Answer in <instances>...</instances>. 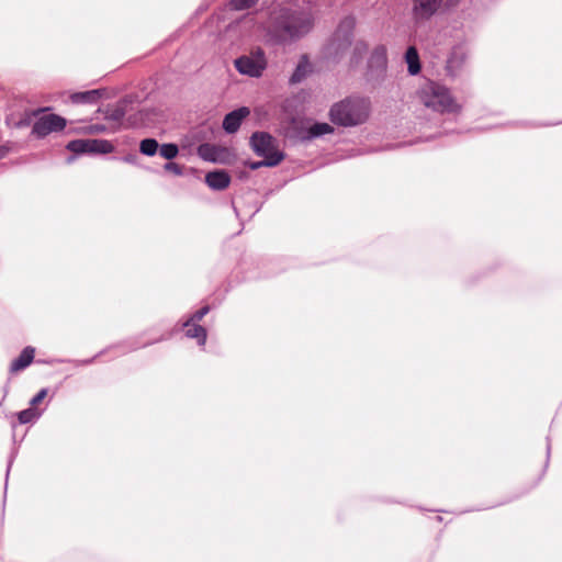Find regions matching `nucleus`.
Returning a JSON list of instances; mask_svg holds the SVG:
<instances>
[{"label":"nucleus","instance_id":"f257e3e1","mask_svg":"<svg viewBox=\"0 0 562 562\" xmlns=\"http://www.w3.org/2000/svg\"><path fill=\"white\" fill-rule=\"evenodd\" d=\"M104 123L91 121H68L63 115L50 111L38 114L31 130V135L45 138L50 134L63 132L79 136H92L100 133H115L121 130L146 127L165 120L162 111L156 108L142 106L136 94H126L115 104H108L103 110Z\"/></svg>","mask_w":562,"mask_h":562},{"label":"nucleus","instance_id":"bb28decb","mask_svg":"<svg viewBox=\"0 0 562 562\" xmlns=\"http://www.w3.org/2000/svg\"><path fill=\"white\" fill-rule=\"evenodd\" d=\"M346 144L353 145L351 148L344 149V151H347L348 156H350V157L373 151V149H368V148H362V147L360 148L359 145H361V143H346Z\"/></svg>","mask_w":562,"mask_h":562},{"label":"nucleus","instance_id":"6e6552de","mask_svg":"<svg viewBox=\"0 0 562 562\" xmlns=\"http://www.w3.org/2000/svg\"><path fill=\"white\" fill-rule=\"evenodd\" d=\"M236 70L250 78H260L268 66L265 50L261 47L251 49L248 54H243L234 60Z\"/></svg>","mask_w":562,"mask_h":562},{"label":"nucleus","instance_id":"9b49d317","mask_svg":"<svg viewBox=\"0 0 562 562\" xmlns=\"http://www.w3.org/2000/svg\"><path fill=\"white\" fill-rule=\"evenodd\" d=\"M251 147L254 151L259 156L262 157V160L260 161H254L249 164V168L255 170L260 167H273L279 165L283 158L284 154L279 148L277 143H251Z\"/></svg>","mask_w":562,"mask_h":562},{"label":"nucleus","instance_id":"dca6fc26","mask_svg":"<svg viewBox=\"0 0 562 562\" xmlns=\"http://www.w3.org/2000/svg\"><path fill=\"white\" fill-rule=\"evenodd\" d=\"M312 72V65L306 54L302 55L289 78L290 85L301 83Z\"/></svg>","mask_w":562,"mask_h":562},{"label":"nucleus","instance_id":"f3484780","mask_svg":"<svg viewBox=\"0 0 562 562\" xmlns=\"http://www.w3.org/2000/svg\"><path fill=\"white\" fill-rule=\"evenodd\" d=\"M404 60L407 65L409 76H417L422 71V61L418 49L411 45L404 53Z\"/></svg>","mask_w":562,"mask_h":562},{"label":"nucleus","instance_id":"b1692460","mask_svg":"<svg viewBox=\"0 0 562 562\" xmlns=\"http://www.w3.org/2000/svg\"><path fill=\"white\" fill-rule=\"evenodd\" d=\"M259 0H231L229 5L233 10H248L257 4Z\"/></svg>","mask_w":562,"mask_h":562},{"label":"nucleus","instance_id":"20e7f679","mask_svg":"<svg viewBox=\"0 0 562 562\" xmlns=\"http://www.w3.org/2000/svg\"><path fill=\"white\" fill-rule=\"evenodd\" d=\"M423 104L441 114H453L461 111V105L451 94L449 88L434 80H427L418 90Z\"/></svg>","mask_w":562,"mask_h":562},{"label":"nucleus","instance_id":"cd10ccee","mask_svg":"<svg viewBox=\"0 0 562 562\" xmlns=\"http://www.w3.org/2000/svg\"><path fill=\"white\" fill-rule=\"evenodd\" d=\"M159 143H140V151L144 155L153 156L157 153Z\"/></svg>","mask_w":562,"mask_h":562},{"label":"nucleus","instance_id":"473e14b6","mask_svg":"<svg viewBox=\"0 0 562 562\" xmlns=\"http://www.w3.org/2000/svg\"><path fill=\"white\" fill-rule=\"evenodd\" d=\"M463 15H464V18H463V19H464L465 21L468 20V21H470V22H474V21H476V20L479 19V16H480V12H479V10H477V9H473V10H471V11H470V12H468V13L463 11Z\"/></svg>","mask_w":562,"mask_h":562},{"label":"nucleus","instance_id":"2f4dec72","mask_svg":"<svg viewBox=\"0 0 562 562\" xmlns=\"http://www.w3.org/2000/svg\"><path fill=\"white\" fill-rule=\"evenodd\" d=\"M47 395V390L46 389H42L32 400H31V405L34 407L36 406L38 403H41L45 396Z\"/></svg>","mask_w":562,"mask_h":562},{"label":"nucleus","instance_id":"a211bd4d","mask_svg":"<svg viewBox=\"0 0 562 562\" xmlns=\"http://www.w3.org/2000/svg\"><path fill=\"white\" fill-rule=\"evenodd\" d=\"M205 182L213 190H224L229 186L231 177L224 170L213 171L205 176Z\"/></svg>","mask_w":562,"mask_h":562},{"label":"nucleus","instance_id":"7ed1b4c3","mask_svg":"<svg viewBox=\"0 0 562 562\" xmlns=\"http://www.w3.org/2000/svg\"><path fill=\"white\" fill-rule=\"evenodd\" d=\"M371 113V100L360 94H351L335 102L328 112L333 124L353 127L368 121Z\"/></svg>","mask_w":562,"mask_h":562},{"label":"nucleus","instance_id":"f8f14e48","mask_svg":"<svg viewBox=\"0 0 562 562\" xmlns=\"http://www.w3.org/2000/svg\"><path fill=\"white\" fill-rule=\"evenodd\" d=\"M198 153L204 160L218 164H231L235 157L231 148L222 143H201Z\"/></svg>","mask_w":562,"mask_h":562},{"label":"nucleus","instance_id":"39448f33","mask_svg":"<svg viewBox=\"0 0 562 562\" xmlns=\"http://www.w3.org/2000/svg\"><path fill=\"white\" fill-rule=\"evenodd\" d=\"M282 130L284 140H314L334 133L331 124L306 117H291Z\"/></svg>","mask_w":562,"mask_h":562},{"label":"nucleus","instance_id":"a878e982","mask_svg":"<svg viewBox=\"0 0 562 562\" xmlns=\"http://www.w3.org/2000/svg\"><path fill=\"white\" fill-rule=\"evenodd\" d=\"M209 306L200 308L188 321L183 323V326H190L192 323H199L209 313Z\"/></svg>","mask_w":562,"mask_h":562},{"label":"nucleus","instance_id":"c756f323","mask_svg":"<svg viewBox=\"0 0 562 562\" xmlns=\"http://www.w3.org/2000/svg\"><path fill=\"white\" fill-rule=\"evenodd\" d=\"M164 168L166 171L171 172L175 176H181L183 173L182 167L176 162H167Z\"/></svg>","mask_w":562,"mask_h":562},{"label":"nucleus","instance_id":"393cba45","mask_svg":"<svg viewBox=\"0 0 562 562\" xmlns=\"http://www.w3.org/2000/svg\"><path fill=\"white\" fill-rule=\"evenodd\" d=\"M160 155L166 159H172L178 154V147L173 143H166L160 147Z\"/></svg>","mask_w":562,"mask_h":562},{"label":"nucleus","instance_id":"5701e85b","mask_svg":"<svg viewBox=\"0 0 562 562\" xmlns=\"http://www.w3.org/2000/svg\"><path fill=\"white\" fill-rule=\"evenodd\" d=\"M42 415V412L33 406L19 413V420L21 424H27L36 420Z\"/></svg>","mask_w":562,"mask_h":562},{"label":"nucleus","instance_id":"0eeeda50","mask_svg":"<svg viewBox=\"0 0 562 562\" xmlns=\"http://www.w3.org/2000/svg\"><path fill=\"white\" fill-rule=\"evenodd\" d=\"M387 65L389 58L386 46L379 44L370 53L364 72V79L371 88L376 89L382 87L386 79Z\"/></svg>","mask_w":562,"mask_h":562},{"label":"nucleus","instance_id":"e433bc0d","mask_svg":"<svg viewBox=\"0 0 562 562\" xmlns=\"http://www.w3.org/2000/svg\"><path fill=\"white\" fill-rule=\"evenodd\" d=\"M124 159H125V161H128V162H133L134 161L133 158H131V157H125Z\"/></svg>","mask_w":562,"mask_h":562},{"label":"nucleus","instance_id":"f704fd0d","mask_svg":"<svg viewBox=\"0 0 562 562\" xmlns=\"http://www.w3.org/2000/svg\"><path fill=\"white\" fill-rule=\"evenodd\" d=\"M142 140L149 142V140H156V139L154 137H144Z\"/></svg>","mask_w":562,"mask_h":562},{"label":"nucleus","instance_id":"9d476101","mask_svg":"<svg viewBox=\"0 0 562 562\" xmlns=\"http://www.w3.org/2000/svg\"><path fill=\"white\" fill-rule=\"evenodd\" d=\"M113 150L112 143H68L65 160L70 164L78 157L104 155Z\"/></svg>","mask_w":562,"mask_h":562},{"label":"nucleus","instance_id":"2eb2a0df","mask_svg":"<svg viewBox=\"0 0 562 562\" xmlns=\"http://www.w3.org/2000/svg\"><path fill=\"white\" fill-rule=\"evenodd\" d=\"M106 89H91L86 91H76L69 94V100L72 104H97L105 94Z\"/></svg>","mask_w":562,"mask_h":562},{"label":"nucleus","instance_id":"c85d7f7f","mask_svg":"<svg viewBox=\"0 0 562 562\" xmlns=\"http://www.w3.org/2000/svg\"><path fill=\"white\" fill-rule=\"evenodd\" d=\"M248 140H276L269 133L267 132H254Z\"/></svg>","mask_w":562,"mask_h":562},{"label":"nucleus","instance_id":"72a5a7b5","mask_svg":"<svg viewBox=\"0 0 562 562\" xmlns=\"http://www.w3.org/2000/svg\"><path fill=\"white\" fill-rule=\"evenodd\" d=\"M11 150V147L8 145L0 146V159L5 157L7 154Z\"/></svg>","mask_w":562,"mask_h":562},{"label":"nucleus","instance_id":"7c9ffc66","mask_svg":"<svg viewBox=\"0 0 562 562\" xmlns=\"http://www.w3.org/2000/svg\"><path fill=\"white\" fill-rule=\"evenodd\" d=\"M462 0H443L442 11H451L460 5ZM473 2V0H471Z\"/></svg>","mask_w":562,"mask_h":562},{"label":"nucleus","instance_id":"aec40b11","mask_svg":"<svg viewBox=\"0 0 562 562\" xmlns=\"http://www.w3.org/2000/svg\"><path fill=\"white\" fill-rule=\"evenodd\" d=\"M50 110H52V106H43V108H37V109H34L31 111H26L16 121H13V123H12L13 127H15L18 130L25 128V127L32 128V125H33L34 121L37 119L38 114L46 112V111H50Z\"/></svg>","mask_w":562,"mask_h":562},{"label":"nucleus","instance_id":"1a4fd4ad","mask_svg":"<svg viewBox=\"0 0 562 562\" xmlns=\"http://www.w3.org/2000/svg\"><path fill=\"white\" fill-rule=\"evenodd\" d=\"M411 20L416 27L425 26L442 11L443 0H412Z\"/></svg>","mask_w":562,"mask_h":562},{"label":"nucleus","instance_id":"f03ea898","mask_svg":"<svg viewBox=\"0 0 562 562\" xmlns=\"http://www.w3.org/2000/svg\"><path fill=\"white\" fill-rule=\"evenodd\" d=\"M314 26V16L310 10L294 2H282L273 7L266 21V35L273 45H290L306 34Z\"/></svg>","mask_w":562,"mask_h":562},{"label":"nucleus","instance_id":"6ab92c4d","mask_svg":"<svg viewBox=\"0 0 562 562\" xmlns=\"http://www.w3.org/2000/svg\"><path fill=\"white\" fill-rule=\"evenodd\" d=\"M34 356H35V348H33L31 346L25 347L22 350V352L20 353V356L11 362L10 371L12 373H16V372L27 368L32 363Z\"/></svg>","mask_w":562,"mask_h":562},{"label":"nucleus","instance_id":"4be33fe9","mask_svg":"<svg viewBox=\"0 0 562 562\" xmlns=\"http://www.w3.org/2000/svg\"><path fill=\"white\" fill-rule=\"evenodd\" d=\"M187 328L186 336L189 338H195L200 346H204L206 342V330L204 327L200 326L198 323H192L190 326H184Z\"/></svg>","mask_w":562,"mask_h":562},{"label":"nucleus","instance_id":"4468645a","mask_svg":"<svg viewBox=\"0 0 562 562\" xmlns=\"http://www.w3.org/2000/svg\"><path fill=\"white\" fill-rule=\"evenodd\" d=\"M250 114V110L247 106H239L227 114H225L222 123V128L227 134L236 133L243 121Z\"/></svg>","mask_w":562,"mask_h":562},{"label":"nucleus","instance_id":"c9c22d12","mask_svg":"<svg viewBox=\"0 0 562 562\" xmlns=\"http://www.w3.org/2000/svg\"><path fill=\"white\" fill-rule=\"evenodd\" d=\"M77 140L83 142V140H92L91 138H78ZM93 140H97L95 138Z\"/></svg>","mask_w":562,"mask_h":562},{"label":"nucleus","instance_id":"423d86ee","mask_svg":"<svg viewBox=\"0 0 562 562\" xmlns=\"http://www.w3.org/2000/svg\"><path fill=\"white\" fill-rule=\"evenodd\" d=\"M356 25L357 21L353 15H346L339 21L325 46L326 58L334 63L342 59L352 45Z\"/></svg>","mask_w":562,"mask_h":562},{"label":"nucleus","instance_id":"4c0bfd02","mask_svg":"<svg viewBox=\"0 0 562 562\" xmlns=\"http://www.w3.org/2000/svg\"><path fill=\"white\" fill-rule=\"evenodd\" d=\"M207 130L210 131V133H211L212 135L214 134V132H213V130H212L211 127H207Z\"/></svg>","mask_w":562,"mask_h":562},{"label":"nucleus","instance_id":"ddd939ff","mask_svg":"<svg viewBox=\"0 0 562 562\" xmlns=\"http://www.w3.org/2000/svg\"><path fill=\"white\" fill-rule=\"evenodd\" d=\"M467 57V52L462 45H456L451 48L445 65L446 76L449 79L454 80L460 76Z\"/></svg>","mask_w":562,"mask_h":562},{"label":"nucleus","instance_id":"412c9836","mask_svg":"<svg viewBox=\"0 0 562 562\" xmlns=\"http://www.w3.org/2000/svg\"><path fill=\"white\" fill-rule=\"evenodd\" d=\"M368 49L369 45L364 40L356 41L351 50L350 66H358L362 61L364 55L368 53Z\"/></svg>","mask_w":562,"mask_h":562}]
</instances>
